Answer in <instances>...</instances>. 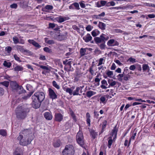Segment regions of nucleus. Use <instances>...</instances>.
I'll list each match as a JSON object with an SVG mask.
<instances>
[{
  "label": "nucleus",
  "instance_id": "1a4fd4ad",
  "mask_svg": "<svg viewBox=\"0 0 155 155\" xmlns=\"http://www.w3.org/2000/svg\"><path fill=\"white\" fill-rule=\"evenodd\" d=\"M107 44L109 46H114L119 45L118 42L114 39H111L107 42Z\"/></svg>",
  "mask_w": 155,
  "mask_h": 155
},
{
  "label": "nucleus",
  "instance_id": "13d9d810",
  "mask_svg": "<svg viewBox=\"0 0 155 155\" xmlns=\"http://www.w3.org/2000/svg\"><path fill=\"white\" fill-rule=\"evenodd\" d=\"M83 2L84 1H81L79 2V4L81 8H84L85 7V4L83 3Z\"/></svg>",
  "mask_w": 155,
  "mask_h": 155
},
{
  "label": "nucleus",
  "instance_id": "a19ab883",
  "mask_svg": "<svg viewBox=\"0 0 155 155\" xmlns=\"http://www.w3.org/2000/svg\"><path fill=\"white\" fill-rule=\"evenodd\" d=\"M137 134V133L136 132H133L132 135L131 137L129 142V143L128 145V146H129L130 143V141L131 140H134L135 138V137L136 136Z\"/></svg>",
  "mask_w": 155,
  "mask_h": 155
},
{
  "label": "nucleus",
  "instance_id": "e433bc0d",
  "mask_svg": "<svg viewBox=\"0 0 155 155\" xmlns=\"http://www.w3.org/2000/svg\"><path fill=\"white\" fill-rule=\"evenodd\" d=\"M33 92H30L27 95H25L22 97V99L24 100H26L29 98L30 96L32 95Z\"/></svg>",
  "mask_w": 155,
  "mask_h": 155
},
{
  "label": "nucleus",
  "instance_id": "423d86ee",
  "mask_svg": "<svg viewBox=\"0 0 155 155\" xmlns=\"http://www.w3.org/2000/svg\"><path fill=\"white\" fill-rule=\"evenodd\" d=\"M76 139L78 143L81 147H83L84 145V137L82 131L80 130L77 134Z\"/></svg>",
  "mask_w": 155,
  "mask_h": 155
},
{
  "label": "nucleus",
  "instance_id": "bb28decb",
  "mask_svg": "<svg viewBox=\"0 0 155 155\" xmlns=\"http://www.w3.org/2000/svg\"><path fill=\"white\" fill-rule=\"evenodd\" d=\"M23 69V67L20 65H17L14 68V70L15 71L18 72L22 71Z\"/></svg>",
  "mask_w": 155,
  "mask_h": 155
},
{
  "label": "nucleus",
  "instance_id": "5701e85b",
  "mask_svg": "<svg viewBox=\"0 0 155 155\" xmlns=\"http://www.w3.org/2000/svg\"><path fill=\"white\" fill-rule=\"evenodd\" d=\"M91 116L90 114L87 112L86 113V122L88 124V126H90L91 125Z\"/></svg>",
  "mask_w": 155,
  "mask_h": 155
},
{
  "label": "nucleus",
  "instance_id": "f704fd0d",
  "mask_svg": "<svg viewBox=\"0 0 155 155\" xmlns=\"http://www.w3.org/2000/svg\"><path fill=\"white\" fill-rule=\"evenodd\" d=\"M105 58H104V57H103V58H100L99 59V62L98 64H97V66H100L102 64H104V59H105Z\"/></svg>",
  "mask_w": 155,
  "mask_h": 155
},
{
  "label": "nucleus",
  "instance_id": "2f4dec72",
  "mask_svg": "<svg viewBox=\"0 0 155 155\" xmlns=\"http://www.w3.org/2000/svg\"><path fill=\"white\" fill-rule=\"evenodd\" d=\"M142 69L143 71L149 70V67L147 64H144L142 65Z\"/></svg>",
  "mask_w": 155,
  "mask_h": 155
},
{
  "label": "nucleus",
  "instance_id": "4c0bfd02",
  "mask_svg": "<svg viewBox=\"0 0 155 155\" xmlns=\"http://www.w3.org/2000/svg\"><path fill=\"white\" fill-rule=\"evenodd\" d=\"M52 85L54 87H55L57 89H60V86L57 84V83L55 81H52Z\"/></svg>",
  "mask_w": 155,
  "mask_h": 155
},
{
  "label": "nucleus",
  "instance_id": "338daca9",
  "mask_svg": "<svg viewBox=\"0 0 155 155\" xmlns=\"http://www.w3.org/2000/svg\"><path fill=\"white\" fill-rule=\"evenodd\" d=\"M101 83H102V84L104 85H105L106 86H107L108 85V84L107 83V82L106 80H102Z\"/></svg>",
  "mask_w": 155,
  "mask_h": 155
},
{
  "label": "nucleus",
  "instance_id": "9d476101",
  "mask_svg": "<svg viewBox=\"0 0 155 155\" xmlns=\"http://www.w3.org/2000/svg\"><path fill=\"white\" fill-rule=\"evenodd\" d=\"M44 116L45 118L47 120H50L52 118V116L51 112H46L44 113Z\"/></svg>",
  "mask_w": 155,
  "mask_h": 155
},
{
  "label": "nucleus",
  "instance_id": "69168bd1",
  "mask_svg": "<svg viewBox=\"0 0 155 155\" xmlns=\"http://www.w3.org/2000/svg\"><path fill=\"white\" fill-rule=\"evenodd\" d=\"M136 66L135 65H133L130 66L129 69L131 70L134 71L136 69Z\"/></svg>",
  "mask_w": 155,
  "mask_h": 155
},
{
  "label": "nucleus",
  "instance_id": "ea45409f",
  "mask_svg": "<svg viewBox=\"0 0 155 155\" xmlns=\"http://www.w3.org/2000/svg\"><path fill=\"white\" fill-rule=\"evenodd\" d=\"M13 40L15 44H17L19 42L18 38L16 36H14L13 38Z\"/></svg>",
  "mask_w": 155,
  "mask_h": 155
},
{
  "label": "nucleus",
  "instance_id": "09e8293b",
  "mask_svg": "<svg viewBox=\"0 0 155 155\" xmlns=\"http://www.w3.org/2000/svg\"><path fill=\"white\" fill-rule=\"evenodd\" d=\"M93 27L90 25H88L85 28L86 30L88 31H91Z\"/></svg>",
  "mask_w": 155,
  "mask_h": 155
},
{
  "label": "nucleus",
  "instance_id": "774afa93",
  "mask_svg": "<svg viewBox=\"0 0 155 155\" xmlns=\"http://www.w3.org/2000/svg\"><path fill=\"white\" fill-rule=\"evenodd\" d=\"M147 16L149 18H152L155 17V15L153 14H150L148 15Z\"/></svg>",
  "mask_w": 155,
  "mask_h": 155
},
{
  "label": "nucleus",
  "instance_id": "f03ea898",
  "mask_svg": "<svg viewBox=\"0 0 155 155\" xmlns=\"http://www.w3.org/2000/svg\"><path fill=\"white\" fill-rule=\"evenodd\" d=\"M45 98L44 93L41 92H37L32 97V105L35 108H38L39 107L40 103L44 100Z\"/></svg>",
  "mask_w": 155,
  "mask_h": 155
},
{
  "label": "nucleus",
  "instance_id": "3c124183",
  "mask_svg": "<svg viewBox=\"0 0 155 155\" xmlns=\"http://www.w3.org/2000/svg\"><path fill=\"white\" fill-rule=\"evenodd\" d=\"M44 51L48 53H51V50L48 47H45L43 48Z\"/></svg>",
  "mask_w": 155,
  "mask_h": 155
},
{
  "label": "nucleus",
  "instance_id": "9b49d317",
  "mask_svg": "<svg viewBox=\"0 0 155 155\" xmlns=\"http://www.w3.org/2000/svg\"><path fill=\"white\" fill-rule=\"evenodd\" d=\"M63 116L60 113H56L55 115V118L56 121L60 122L63 119Z\"/></svg>",
  "mask_w": 155,
  "mask_h": 155
},
{
  "label": "nucleus",
  "instance_id": "6e6d98bb",
  "mask_svg": "<svg viewBox=\"0 0 155 155\" xmlns=\"http://www.w3.org/2000/svg\"><path fill=\"white\" fill-rule=\"evenodd\" d=\"M128 71V67H125L124 68V71L123 73L124 74H127Z\"/></svg>",
  "mask_w": 155,
  "mask_h": 155
},
{
  "label": "nucleus",
  "instance_id": "a211bd4d",
  "mask_svg": "<svg viewBox=\"0 0 155 155\" xmlns=\"http://www.w3.org/2000/svg\"><path fill=\"white\" fill-rule=\"evenodd\" d=\"M16 91L19 94H21L25 92V91L23 87L20 86H19Z\"/></svg>",
  "mask_w": 155,
  "mask_h": 155
},
{
  "label": "nucleus",
  "instance_id": "c756f323",
  "mask_svg": "<svg viewBox=\"0 0 155 155\" xmlns=\"http://www.w3.org/2000/svg\"><path fill=\"white\" fill-rule=\"evenodd\" d=\"M100 33L99 31L97 29H95L91 32V34L93 36L95 37L98 35Z\"/></svg>",
  "mask_w": 155,
  "mask_h": 155
},
{
  "label": "nucleus",
  "instance_id": "0e129e2a",
  "mask_svg": "<svg viewBox=\"0 0 155 155\" xmlns=\"http://www.w3.org/2000/svg\"><path fill=\"white\" fill-rule=\"evenodd\" d=\"M101 49H105V43H103L99 45Z\"/></svg>",
  "mask_w": 155,
  "mask_h": 155
},
{
  "label": "nucleus",
  "instance_id": "39448f33",
  "mask_svg": "<svg viewBox=\"0 0 155 155\" xmlns=\"http://www.w3.org/2000/svg\"><path fill=\"white\" fill-rule=\"evenodd\" d=\"M74 152L73 146L72 145H68L66 146L62 153L63 155H73Z\"/></svg>",
  "mask_w": 155,
  "mask_h": 155
},
{
  "label": "nucleus",
  "instance_id": "a878e982",
  "mask_svg": "<svg viewBox=\"0 0 155 155\" xmlns=\"http://www.w3.org/2000/svg\"><path fill=\"white\" fill-rule=\"evenodd\" d=\"M61 142L60 140H57L54 141L53 145L54 147H59L60 146Z\"/></svg>",
  "mask_w": 155,
  "mask_h": 155
},
{
  "label": "nucleus",
  "instance_id": "864d4df0",
  "mask_svg": "<svg viewBox=\"0 0 155 155\" xmlns=\"http://www.w3.org/2000/svg\"><path fill=\"white\" fill-rule=\"evenodd\" d=\"M14 57L15 60L19 62H21L20 58L16 54L14 55Z\"/></svg>",
  "mask_w": 155,
  "mask_h": 155
},
{
  "label": "nucleus",
  "instance_id": "393cba45",
  "mask_svg": "<svg viewBox=\"0 0 155 155\" xmlns=\"http://www.w3.org/2000/svg\"><path fill=\"white\" fill-rule=\"evenodd\" d=\"M107 95H104L101 96L100 98V103H102L105 104L107 101V100L106 99V97Z\"/></svg>",
  "mask_w": 155,
  "mask_h": 155
},
{
  "label": "nucleus",
  "instance_id": "cd10ccee",
  "mask_svg": "<svg viewBox=\"0 0 155 155\" xmlns=\"http://www.w3.org/2000/svg\"><path fill=\"white\" fill-rule=\"evenodd\" d=\"M96 93L91 91H87L86 93V95L88 97H90L93 95L95 94Z\"/></svg>",
  "mask_w": 155,
  "mask_h": 155
},
{
  "label": "nucleus",
  "instance_id": "f257e3e1",
  "mask_svg": "<svg viewBox=\"0 0 155 155\" xmlns=\"http://www.w3.org/2000/svg\"><path fill=\"white\" fill-rule=\"evenodd\" d=\"M19 144L22 146H26L30 144L33 139V134L28 129L24 130L21 132L17 138Z\"/></svg>",
  "mask_w": 155,
  "mask_h": 155
},
{
  "label": "nucleus",
  "instance_id": "bf43d9fd",
  "mask_svg": "<svg viewBox=\"0 0 155 155\" xmlns=\"http://www.w3.org/2000/svg\"><path fill=\"white\" fill-rule=\"evenodd\" d=\"M128 61H130V62L133 63H134L136 62V59L132 58H130L128 59Z\"/></svg>",
  "mask_w": 155,
  "mask_h": 155
},
{
  "label": "nucleus",
  "instance_id": "dca6fc26",
  "mask_svg": "<svg viewBox=\"0 0 155 155\" xmlns=\"http://www.w3.org/2000/svg\"><path fill=\"white\" fill-rule=\"evenodd\" d=\"M98 26L102 30H104L106 29V25L104 23L100 21L98 23Z\"/></svg>",
  "mask_w": 155,
  "mask_h": 155
},
{
  "label": "nucleus",
  "instance_id": "f8f14e48",
  "mask_svg": "<svg viewBox=\"0 0 155 155\" xmlns=\"http://www.w3.org/2000/svg\"><path fill=\"white\" fill-rule=\"evenodd\" d=\"M28 42L29 43L31 44L38 48H39L41 47V46L34 40L29 39L28 40Z\"/></svg>",
  "mask_w": 155,
  "mask_h": 155
},
{
  "label": "nucleus",
  "instance_id": "0eeeda50",
  "mask_svg": "<svg viewBox=\"0 0 155 155\" xmlns=\"http://www.w3.org/2000/svg\"><path fill=\"white\" fill-rule=\"evenodd\" d=\"M48 95L49 98L52 100L57 98V95L54 91L51 88H49L48 90Z\"/></svg>",
  "mask_w": 155,
  "mask_h": 155
},
{
  "label": "nucleus",
  "instance_id": "20e7f679",
  "mask_svg": "<svg viewBox=\"0 0 155 155\" xmlns=\"http://www.w3.org/2000/svg\"><path fill=\"white\" fill-rule=\"evenodd\" d=\"M117 126H116L112 130L111 135L113 137V140L112 139V137H110L108 138L107 146L109 148L111 147V146L113 142H114L117 137Z\"/></svg>",
  "mask_w": 155,
  "mask_h": 155
},
{
  "label": "nucleus",
  "instance_id": "c9c22d12",
  "mask_svg": "<svg viewBox=\"0 0 155 155\" xmlns=\"http://www.w3.org/2000/svg\"><path fill=\"white\" fill-rule=\"evenodd\" d=\"M73 4L74 9L77 10H79L80 9V8L79 7V5L78 3L74 2V3H73Z\"/></svg>",
  "mask_w": 155,
  "mask_h": 155
},
{
  "label": "nucleus",
  "instance_id": "4468645a",
  "mask_svg": "<svg viewBox=\"0 0 155 155\" xmlns=\"http://www.w3.org/2000/svg\"><path fill=\"white\" fill-rule=\"evenodd\" d=\"M92 37L89 34H87L86 35L83 37V39L86 42H88L90 41L92 39Z\"/></svg>",
  "mask_w": 155,
  "mask_h": 155
},
{
  "label": "nucleus",
  "instance_id": "7ed1b4c3",
  "mask_svg": "<svg viewBox=\"0 0 155 155\" xmlns=\"http://www.w3.org/2000/svg\"><path fill=\"white\" fill-rule=\"evenodd\" d=\"M29 111V108L26 105L18 106L15 110L17 117L23 119L26 117L27 114Z\"/></svg>",
  "mask_w": 155,
  "mask_h": 155
},
{
  "label": "nucleus",
  "instance_id": "79ce46f5",
  "mask_svg": "<svg viewBox=\"0 0 155 155\" xmlns=\"http://www.w3.org/2000/svg\"><path fill=\"white\" fill-rule=\"evenodd\" d=\"M0 84L5 86L6 87H7L9 86V82L7 81H5L0 83Z\"/></svg>",
  "mask_w": 155,
  "mask_h": 155
},
{
  "label": "nucleus",
  "instance_id": "680f3d73",
  "mask_svg": "<svg viewBox=\"0 0 155 155\" xmlns=\"http://www.w3.org/2000/svg\"><path fill=\"white\" fill-rule=\"evenodd\" d=\"M89 72L91 75H94V71L93 69V67H91L89 68Z\"/></svg>",
  "mask_w": 155,
  "mask_h": 155
},
{
  "label": "nucleus",
  "instance_id": "052dcab7",
  "mask_svg": "<svg viewBox=\"0 0 155 155\" xmlns=\"http://www.w3.org/2000/svg\"><path fill=\"white\" fill-rule=\"evenodd\" d=\"M10 7L12 8L16 9L17 8L18 5L14 3L11 5Z\"/></svg>",
  "mask_w": 155,
  "mask_h": 155
},
{
  "label": "nucleus",
  "instance_id": "473e14b6",
  "mask_svg": "<svg viewBox=\"0 0 155 155\" xmlns=\"http://www.w3.org/2000/svg\"><path fill=\"white\" fill-rule=\"evenodd\" d=\"M12 65L10 62H7L6 61H5L3 63V65L5 67L8 68H10Z\"/></svg>",
  "mask_w": 155,
  "mask_h": 155
},
{
  "label": "nucleus",
  "instance_id": "ddd939ff",
  "mask_svg": "<svg viewBox=\"0 0 155 155\" xmlns=\"http://www.w3.org/2000/svg\"><path fill=\"white\" fill-rule=\"evenodd\" d=\"M19 85L15 81H12L10 83V86L13 90H16Z\"/></svg>",
  "mask_w": 155,
  "mask_h": 155
},
{
  "label": "nucleus",
  "instance_id": "6ab92c4d",
  "mask_svg": "<svg viewBox=\"0 0 155 155\" xmlns=\"http://www.w3.org/2000/svg\"><path fill=\"white\" fill-rule=\"evenodd\" d=\"M53 8V7L51 5H46L44 8H42V10L44 12H47L46 10H51Z\"/></svg>",
  "mask_w": 155,
  "mask_h": 155
},
{
  "label": "nucleus",
  "instance_id": "de8ad7c7",
  "mask_svg": "<svg viewBox=\"0 0 155 155\" xmlns=\"http://www.w3.org/2000/svg\"><path fill=\"white\" fill-rule=\"evenodd\" d=\"M139 98H137L135 97H129L127 98V99L128 100H134L136 101H138Z\"/></svg>",
  "mask_w": 155,
  "mask_h": 155
},
{
  "label": "nucleus",
  "instance_id": "f3484780",
  "mask_svg": "<svg viewBox=\"0 0 155 155\" xmlns=\"http://www.w3.org/2000/svg\"><path fill=\"white\" fill-rule=\"evenodd\" d=\"M101 75L100 74H98L96 76V77L94 81L98 85H99L100 84V80H101Z\"/></svg>",
  "mask_w": 155,
  "mask_h": 155
},
{
  "label": "nucleus",
  "instance_id": "4be33fe9",
  "mask_svg": "<svg viewBox=\"0 0 155 155\" xmlns=\"http://www.w3.org/2000/svg\"><path fill=\"white\" fill-rule=\"evenodd\" d=\"M82 76V73H77L74 77V81L75 82H77L80 80V78Z\"/></svg>",
  "mask_w": 155,
  "mask_h": 155
},
{
  "label": "nucleus",
  "instance_id": "72a5a7b5",
  "mask_svg": "<svg viewBox=\"0 0 155 155\" xmlns=\"http://www.w3.org/2000/svg\"><path fill=\"white\" fill-rule=\"evenodd\" d=\"M130 75L129 74H124L123 76V80L125 81H127L130 78Z\"/></svg>",
  "mask_w": 155,
  "mask_h": 155
},
{
  "label": "nucleus",
  "instance_id": "e2e57ef3",
  "mask_svg": "<svg viewBox=\"0 0 155 155\" xmlns=\"http://www.w3.org/2000/svg\"><path fill=\"white\" fill-rule=\"evenodd\" d=\"M101 4V6H104L106 4L107 1H105L101 0L100 1Z\"/></svg>",
  "mask_w": 155,
  "mask_h": 155
},
{
  "label": "nucleus",
  "instance_id": "c85d7f7f",
  "mask_svg": "<svg viewBox=\"0 0 155 155\" xmlns=\"http://www.w3.org/2000/svg\"><path fill=\"white\" fill-rule=\"evenodd\" d=\"M45 41L46 43L49 45H52L54 43V41L53 40H48V38H45Z\"/></svg>",
  "mask_w": 155,
  "mask_h": 155
},
{
  "label": "nucleus",
  "instance_id": "603ef678",
  "mask_svg": "<svg viewBox=\"0 0 155 155\" xmlns=\"http://www.w3.org/2000/svg\"><path fill=\"white\" fill-rule=\"evenodd\" d=\"M5 50L7 52L10 53L12 51V47L10 46H8L6 47Z\"/></svg>",
  "mask_w": 155,
  "mask_h": 155
},
{
  "label": "nucleus",
  "instance_id": "6e6552de",
  "mask_svg": "<svg viewBox=\"0 0 155 155\" xmlns=\"http://www.w3.org/2000/svg\"><path fill=\"white\" fill-rule=\"evenodd\" d=\"M55 19L58 22L61 23L69 19L70 18L68 17L60 16L56 17Z\"/></svg>",
  "mask_w": 155,
  "mask_h": 155
},
{
  "label": "nucleus",
  "instance_id": "2eb2a0df",
  "mask_svg": "<svg viewBox=\"0 0 155 155\" xmlns=\"http://www.w3.org/2000/svg\"><path fill=\"white\" fill-rule=\"evenodd\" d=\"M15 48L18 51H19L21 52H25L28 51L26 49L24 48L23 46L17 45L16 46Z\"/></svg>",
  "mask_w": 155,
  "mask_h": 155
},
{
  "label": "nucleus",
  "instance_id": "4d7b16f0",
  "mask_svg": "<svg viewBox=\"0 0 155 155\" xmlns=\"http://www.w3.org/2000/svg\"><path fill=\"white\" fill-rule=\"evenodd\" d=\"M99 18H100V20H102L103 19L102 17H104L105 15V13L104 12H102L101 14L98 15Z\"/></svg>",
  "mask_w": 155,
  "mask_h": 155
},
{
  "label": "nucleus",
  "instance_id": "412c9836",
  "mask_svg": "<svg viewBox=\"0 0 155 155\" xmlns=\"http://www.w3.org/2000/svg\"><path fill=\"white\" fill-rule=\"evenodd\" d=\"M88 49L87 48H81L80 50V53L81 56H83L87 54V52H86V50Z\"/></svg>",
  "mask_w": 155,
  "mask_h": 155
},
{
  "label": "nucleus",
  "instance_id": "58836bf2",
  "mask_svg": "<svg viewBox=\"0 0 155 155\" xmlns=\"http://www.w3.org/2000/svg\"><path fill=\"white\" fill-rule=\"evenodd\" d=\"M0 134L3 136H6L7 134L6 130L4 129L0 130Z\"/></svg>",
  "mask_w": 155,
  "mask_h": 155
},
{
  "label": "nucleus",
  "instance_id": "49530a36",
  "mask_svg": "<svg viewBox=\"0 0 155 155\" xmlns=\"http://www.w3.org/2000/svg\"><path fill=\"white\" fill-rule=\"evenodd\" d=\"M95 40L96 43H100L102 42L100 37H97L95 38Z\"/></svg>",
  "mask_w": 155,
  "mask_h": 155
},
{
  "label": "nucleus",
  "instance_id": "7c9ffc66",
  "mask_svg": "<svg viewBox=\"0 0 155 155\" xmlns=\"http://www.w3.org/2000/svg\"><path fill=\"white\" fill-rule=\"evenodd\" d=\"M106 74L108 77L112 78L113 76V72L109 70L106 71Z\"/></svg>",
  "mask_w": 155,
  "mask_h": 155
},
{
  "label": "nucleus",
  "instance_id": "8fccbe9b",
  "mask_svg": "<svg viewBox=\"0 0 155 155\" xmlns=\"http://www.w3.org/2000/svg\"><path fill=\"white\" fill-rule=\"evenodd\" d=\"M39 67L45 70L48 71H50L49 68L46 66L40 65Z\"/></svg>",
  "mask_w": 155,
  "mask_h": 155
},
{
  "label": "nucleus",
  "instance_id": "c03bdc74",
  "mask_svg": "<svg viewBox=\"0 0 155 155\" xmlns=\"http://www.w3.org/2000/svg\"><path fill=\"white\" fill-rule=\"evenodd\" d=\"M66 91L69 93L70 95H73V90L71 88H68L66 89Z\"/></svg>",
  "mask_w": 155,
  "mask_h": 155
},
{
  "label": "nucleus",
  "instance_id": "aec40b11",
  "mask_svg": "<svg viewBox=\"0 0 155 155\" xmlns=\"http://www.w3.org/2000/svg\"><path fill=\"white\" fill-rule=\"evenodd\" d=\"M81 90L80 87H76V89L73 92V95H80L81 94H79V91Z\"/></svg>",
  "mask_w": 155,
  "mask_h": 155
},
{
  "label": "nucleus",
  "instance_id": "b1692460",
  "mask_svg": "<svg viewBox=\"0 0 155 155\" xmlns=\"http://www.w3.org/2000/svg\"><path fill=\"white\" fill-rule=\"evenodd\" d=\"M108 82L109 84L108 86V88H109L110 86H114L116 83V82L115 81H113V80L112 79H109L108 80Z\"/></svg>",
  "mask_w": 155,
  "mask_h": 155
},
{
  "label": "nucleus",
  "instance_id": "5fc2aeb1",
  "mask_svg": "<svg viewBox=\"0 0 155 155\" xmlns=\"http://www.w3.org/2000/svg\"><path fill=\"white\" fill-rule=\"evenodd\" d=\"M39 59L41 60H46L45 56L41 54L39 55Z\"/></svg>",
  "mask_w": 155,
  "mask_h": 155
},
{
  "label": "nucleus",
  "instance_id": "a18cd8bd",
  "mask_svg": "<svg viewBox=\"0 0 155 155\" xmlns=\"http://www.w3.org/2000/svg\"><path fill=\"white\" fill-rule=\"evenodd\" d=\"M71 115L73 119L74 120L75 122H76L77 120V119L76 118V116H75V114L74 113V112L72 111L71 112Z\"/></svg>",
  "mask_w": 155,
  "mask_h": 155
},
{
  "label": "nucleus",
  "instance_id": "37998d69",
  "mask_svg": "<svg viewBox=\"0 0 155 155\" xmlns=\"http://www.w3.org/2000/svg\"><path fill=\"white\" fill-rule=\"evenodd\" d=\"M124 74L123 73L122 74H119L117 76V77L118 78V80L119 81H121L123 80V76H124Z\"/></svg>",
  "mask_w": 155,
  "mask_h": 155
}]
</instances>
